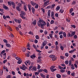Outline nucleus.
Segmentation results:
<instances>
[{
  "label": "nucleus",
  "instance_id": "1",
  "mask_svg": "<svg viewBox=\"0 0 78 78\" xmlns=\"http://www.w3.org/2000/svg\"><path fill=\"white\" fill-rule=\"evenodd\" d=\"M38 25L39 27H41V28H44V26L46 25V23L43 20L40 19L37 22Z\"/></svg>",
  "mask_w": 78,
  "mask_h": 78
},
{
  "label": "nucleus",
  "instance_id": "2",
  "mask_svg": "<svg viewBox=\"0 0 78 78\" xmlns=\"http://www.w3.org/2000/svg\"><path fill=\"white\" fill-rule=\"evenodd\" d=\"M20 69H22L23 70H27V69H28V68L27 67L25 66L24 65H23L22 66L20 67Z\"/></svg>",
  "mask_w": 78,
  "mask_h": 78
},
{
  "label": "nucleus",
  "instance_id": "3",
  "mask_svg": "<svg viewBox=\"0 0 78 78\" xmlns=\"http://www.w3.org/2000/svg\"><path fill=\"white\" fill-rule=\"evenodd\" d=\"M50 58H51L52 61H55L57 59V57L54 55H51L50 56Z\"/></svg>",
  "mask_w": 78,
  "mask_h": 78
},
{
  "label": "nucleus",
  "instance_id": "4",
  "mask_svg": "<svg viewBox=\"0 0 78 78\" xmlns=\"http://www.w3.org/2000/svg\"><path fill=\"white\" fill-rule=\"evenodd\" d=\"M50 3V0H48L47 1L45 2L44 4L43 5V7L44 8L45 6H47V5H48Z\"/></svg>",
  "mask_w": 78,
  "mask_h": 78
},
{
  "label": "nucleus",
  "instance_id": "5",
  "mask_svg": "<svg viewBox=\"0 0 78 78\" xmlns=\"http://www.w3.org/2000/svg\"><path fill=\"white\" fill-rule=\"evenodd\" d=\"M14 20L16 22L18 23H20L22 22V19L20 18L19 19H15Z\"/></svg>",
  "mask_w": 78,
  "mask_h": 78
},
{
  "label": "nucleus",
  "instance_id": "6",
  "mask_svg": "<svg viewBox=\"0 0 78 78\" xmlns=\"http://www.w3.org/2000/svg\"><path fill=\"white\" fill-rule=\"evenodd\" d=\"M26 13L25 12L23 11H21V13L20 14V17H22V16H25Z\"/></svg>",
  "mask_w": 78,
  "mask_h": 78
},
{
  "label": "nucleus",
  "instance_id": "7",
  "mask_svg": "<svg viewBox=\"0 0 78 78\" xmlns=\"http://www.w3.org/2000/svg\"><path fill=\"white\" fill-rule=\"evenodd\" d=\"M54 12L52 11L51 12V17L52 19L53 20H55V18L54 16Z\"/></svg>",
  "mask_w": 78,
  "mask_h": 78
},
{
  "label": "nucleus",
  "instance_id": "8",
  "mask_svg": "<svg viewBox=\"0 0 78 78\" xmlns=\"http://www.w3.org/2000/svg\"><path fill=\"white\" fill-rule=\"evenodd\" d=\"M31 9L32 10V12L33 14H34V12H35V9L34 7H32L31 8Z\"/></svg>",
  "mask_w": 78,
  "mask_h": 78
},
{
  "label": "nucleus",
  "instance_id": "9",
  "mask_svg": "<svg viewBox=\"0 0 78 78\" xmlns=\"http://www.w3.org/2000/svg\"><path fill=\"white\" fill-rule=\"evenodd\" d=\"M37 68L35 66H34L31 69L32 71H36Z\"/></svg>",
  "mask_w": 78,
  "mask_h": 78
},
{
  "label": "nucleus",
  "instance_id": "10",
  "mask_svg": "<svg viewBox=\"0 0 78 78\" xmlns=\"http://www.w3.org/2000/svg\"><path fill=\"white\" fill-rule=\"evenodd\" d=\"M30 3L31 4V5H32V6H35V5H37V4H36V3L34 2H30Z\"/></svg>",
  "mask_w": 78,
  "mask_h": 78
},
{
  "label": "nucleus",
  "instance_id": "11",
  "mask_svg": "<svg viewBox=\"0 0 78 78\" xmlns=\"http://www.w3.org/2000/svg\"><path fill=\"white\" fill-rule=\"evenodd\" d=\"M51 13V11L50 10H49L48 12V17H50V16Z\"/></svg>",
  "mask_w": 78,
  "mask_h": 78
},
{
  "label": "nucleus",
  "instance_id": "12",
  "mask_svg": "<svg viewBox=\"0 0 78 78\" xmlns=\"http://www.w3.org/2000/svg\"><path fill=\"white\" fill-rule=\"evenodd\" d=\"M18 61L17 62V64H20L22 63V60L21 59H20L18 60Z\"/></svg>",
  "mask_w": 78,
  "mask_h": 78
},
{
  "label": "nucleus",
  "instance_id": "13",
  "mask_svg": "<svg viewBox=\"0 0 78 78\" xmlns=\"http://www.w3.org/2000/svg\"><path fill=\"white\" fill-rule=\"evenodd\" d=\"M32 75L33 74L32 73H27V76H30L31 77L32 76Z\"/></svg>",
  "mask_w": 78,
  "mask_h": 78
},
{
  "label": "nucleus",
  "instance_id": "14",
  "mask_svg": "<svg viewBox=\"0 0 78 78\" xmlns=\"http://www.w3.org/2000/svg\"><path fill=\"white\" fill-rule=\"evenodd\" d=\"M11 4L13 8H16V6H15V4H14V3L13 2H11Z\"/></svg>",
  "mask_w": 78,
  "mask_h": 78
},
{
  "label": "nucleus",
  "instance_id": "15",
  "mask_svg": "<svg viewBox=\"0 0 78 78\" xmlns=\"http://www.w3.org/2000/svg\"><path fill=\"white\" fill-rule=\"evenodd\" d=\"M16 9L17 10V11H20V10H21V9H20V8L19 7V6H16Z\"/></svg>",
  "mask_w": 78,
  "mask_h": 78
},
{
  "label": "nucleus",
  "instance_id": "16",
  "mask_svg": "<svg viewBox=\"0 0 78 78\" xmlns=\"http://www.w3.org/2000/svg\"><path fill=\"white\" fill-rule=\"evenodd\" d=\"M58 67L59 69H66V67H65L64 68H63V67L61 66H59Z\"/></svg>",
  "mask_w": 78,
  "mask_h": 78
},
{
  "label": "nucleus",
  "instance_id": "17",
  "mask_svg": "<svg viewBox=\"0 0 78 78\" xmlns=\"http://www.w3.org/2000/svg\"><path fill=\"white\" fill-rule=\"evenodd\" d=\"M6 53H5L3 54V59H6Z\"/></svg>",
  "mask_w": 78,
  "mask_h": 78
},
{
  "label": "nucleus",
  "instance_id": "18",
  "mask_svg": "<svg viewBox=\"0 0 78 78\" xmlns=\"http://www.w3.org/2000/svg\"><path fill=\"white\" fill-rule=\"evenodd\" d=\"M28 7L29 8V11H31V6L30 4H28Z\"/></svg>",
  "mask_w": 78,
  "mask_h": 78
},
{
  "label": "nucleus",
  "instance_id": "19",
  "mask_svg": "<svg viewBox=\"0 0 78 78\" xmlns=\"http://www.w3.org/2000/svg\"><path fill=\"white\" fill-rule=\"evenodd\" d=\"M40 75L41 76V77L43 78H45V75H44V74H43L42 73H41Z\"/></svg>",
  "mask_w": 78,
  "mask_h": 78
},
{
  "label": "nucleus",
  "instance_id": "20",
  "mask_svg": "<svg viewBox=\"0 0 78 78\" xmlns=\"http://www.w3.org/2000/svg\"><path fill=\"white\" fill-rule=\"evenodd\" d=\"M56 76L58 78H60L61 77V75L59 74H57Z\"/></svg>",
  "mask_w": 78,
  "mask_h": 78
},
{
  "label": "nucleus",
  "instance_id": "21",
  "mask_svg": "<svg viewBox=\"0 0 78 78\" xmlns=\"http://www.w3.org/2000/svg\"><path fill=\"white\" fill-rule=\"evenodd\" d=\"M36 57V55H32L30 56V57L32 59H34Z\"/></svg>",
  "mask_w": 78,
  "mask_h": 78
},
{
  "label": "nucleus",
  "instance_id": "22",
  "mask_svg": "<svg viewBox=\"0 0 78 78\" xmlns=\"http://www.w3.org/2000/svg\"><path fill=\"white\" fill-rule=\"evenodd\" d=\"M66 20L68 22H70V19L69 18H66Z\"/></svg>",
  "mask_w": 78,
  "mask_h": 78
},
{
  "label": "nucleus",
  "instance_id": "23",
  "mask_svg": "<svg viewBox=\"0 0 78 78\" xmlns=\"http://www.w3.org/2000/svg\"><path fill=\"white\" fill-rule=\"evenodd\" d=\"M7 28H8V29L9 30H10V31H12V28L11 27H10V26H8Z\"/></svg>",
  "mask_w": 78,
  "mask_h": 78
},
{
  "label": "nucleus",
  "instance_id": "24",
  "mask_svg": "<svg viewBox=\"0 0 78 78\" xmlns=\"http://www.w3.org/2000/svg\"><path fill=\"white\" fill-rule=\"evenodd\" d=\"M75 51H76V49H74L73 50L69 51V52L70 53H73V52H74Z\"/></svg>",
  "mask_w": 78,
  "mask_h": 78
},
{
  "label": "nucleus",
  "instance_id": "25",
  "mask_svg": "<svg viewBox=\"0 0 78 78\" xmlns=\"http://www.w3.org/2000/svg\"><path fill=\"white\" fill-rule=\"evenodd\" d=\"M3 6L4 9H8V7L6 6L5 5H3Z\"/></svg>",
  "mask_w": 78,
  "mask_h": 78
},
{
  "label": "nucleus",
  "instance_id": "26",
  "mask_svg": "<svg viewBox=\"0 0 78 78\" xmlns=\"http://www.w3.org/2000/svg\"><path fill=\"white\" fill-rule=\"evenodd\" d=\"M22 50L23 51V52H25V51H26V48H25V47H23L22 48Z\"/></svg>",
  "mask_w": 78,
  "mask_h": 78
},
{
  "label": "nucleus",
  "instance_id": "27",
  "mask_svg": "<svg viewBox=\"0 0 78 78\" xmlns=\"http://www.w3.org/2000/svg\"><path fill=\"white\" fill-rule=\"evenodd\" d=\"M75 34V31H72L71 32V35H72V36H73Z\"/></svg>",
  "mask_w": 78,
  "mask_h": 78
},
{
  "label": "nucleus",
  "instance_id": "28",
  "mask_svg": "<svg viewBox=\"0 0 78 78\" xmlns=\"http://www.w3.org/2000/svg\"><path fill=\"white\" fill-rule=\"evenodd\" d=\"M63 35L64 37H66V32H63Z\"/></svg>",
  "mask_w": 78,
  "mask_h": 78
},
{
  "label": "nucleus",
  "instance_id": "29",
  "mask_svg": "<svg viewBox=\"0 0 78 78\" xmlns=\"http://www.w3.org/2000/svg\"><path fill=\"white\" fill-rule=\"evenodd\" d=\"M6 45L7 47H11V45L9 44H8V43L6 44Z\"/></svg>",
  "mask_w": 78,
  "mask_h": 78
},
{
  "label": "nucleus",
  "instance_id": "30",
  "mask_svg": "<svg viewBox=\"0 0 78 78\" xmlns=\"http://www.w3.org/2000/svg\"><path fill=\"white\" fill-rule=\"evenodd\" d=\"M24 9L25 10V11H27V6L26 5H24Z\"/></svg>",
  "mask_w": 78,
  "mask_h": 78
},
{
  "label": "nucleus",
  "instance_id": "31",
  "mask_svg": "<svg viewBox=\"0 0 78 78\" xmlns=\"http://www.w3.org/2000/svg\"><path fill=\"white\" fill-rule=\"evenodd\" d=\"M55 67L54 66H52L50 68V69L51 70H53L54 69V68H55Z\"/></svg>",
  "mask_w": 78,
  "mask_h": 78
},
{
  "label": "nucleus",
  "instance_id": "32",
  "mask_svg": "<svg viewBox=\"0 0 78 78\" xmlns=\"http://www.w3.org/2000/svg\"><path fill=\"white\" fill-rule=\"evenodd\" d=\"M64 11L63 9H61L59 10V12L60 13H63V12H64Z\"/></svg>",
  "mask_w": 78,
  "mask_h": 78
},
{
  "label": "nucleus",
  "instance_id": "33",
  "mask_svg": "<svg viewBox=\"0 0 78 78\" xmlns=\"http://www.w3.org/2000/svg\"><path fill=\"white\" fill-rule=\"evenodd\" d=\"M33 24H34V25H36V20L34 21V22L33 23Z\"/></svg>",
  "mask_w": 78,
  "mask_h": 78
},
{
  "label": "nucleus",
  "instance_id": "34",
  "mask_svg": "<svg viewBox=\"0 0 78 78\" xmlns=\"http://www.w3.org/2000/svg\"><path fill=\"white\" fill-rule=\"evenodd\" d=\"M59 9H60V7L59 6H57L56 7V11H58V10H59Z\"/></svg>",
  "mask_w": 78,
  "mask_h": 78
},
{
  "label": "nucleus",
  "instance_id": "35",
  "mask_svg": "<svg viewBox=\"0 0 78 78\" xmlns=\"http://www.w3.org/2000/svg\"><path fill=\"white\" fill-rule=\"evenodd\" d=\"M47 44V42L46 43V42H43V45L44 46H45V45H46Z\"/></svg>",
  "mask_w": 78,
  "mask_h": 78
},
{
  "label": "nucleus",
  "instance_id": "36",
  "mask_svg": "<svg viewBox=\"0 0 78 78\" xmlns=\"http://www.w3.org/2000/svg\"><path fill=\"white\" fill-rule=\"evenodd\" d=\"M36 38L37 39H39V36L38 35H37L35 36Z\"/></svg>",
  "mask_w": 78,
  "mask_h": 78
},
{
  "label": "nucleus",
  "instance_id": "37",
  "mask_svg": "<svg viewBox=\"0 0 78 78\" xmlns=\"http://www.w3.org/2000/svg\"><path fill=\"white\" fill-rule=\"evenodd\" d=\"M26 62L27 64H28L29 65H30V64H31V62L30 61H26Z\"/></svg>",
  "mask_w": 78,
  "mask_h": 78
},
{
  "label": "nucleus",
  "instance_id": "38",
  "mask_svg": "<svg viewBox=\"0 0 78 78\" xmlns=\"http://www.w3.org/2000/svg\"><path fill=\"white\" fill-rule=\"evenodd\" d=\"M65 71V70L63 69H61V70H60V72L62 73H64V72Z\"/></svg>",
  "mask_w": 78,
  "mask_h": 78
},
{
  "label": "nucleus",
  "instance_id": "39",
  "mask_svg": "<svg viewBox=\"0 0 78 78\" xmlns=\"http://www.w3.org/2000/svg\"><path fill=\"white\" fill-rule=\"evenodd\" d=\"M18 6H19V7H21L22 6V3H19L18 4Z\"/></svg>",
  "mask_w": 78,
  "mask_h": 78
},
{
  "label": "nucleus",
  "instance_id": "40",
  "mask_svg": "<svg viewBox=\"0 0 78 78\" xmlns=\"http://www.w3.org/2000/svg\"><path fill=\"white\" fill-rule=\"evenodd\" d=\"M73 9L71 8L70 9V10H69V13H72V12L73 11Z\"/></svg>",
  "mask_w": 78,
  "mask_h": 78
},
{
  "label": "nucleus",
  "instance_id": "41",
  "mask_svg": "<svg viewBox=\"0 0 78 78\" xmlns=\"http://www.w3.org/2000/svg\"><path fill=\"white\" fill-rule=\"evenodd\" d=\"M60 49H61V50H64V47L62 46L61 45L60 47Z\"/></svg>",
  "mask_w": 78,
  "mask_h": 78
},
{
  "label": "nucleus",
  "instance_id": "42",
  "mask_svg": "<svg viewBox=\"0 0 78 78\" xmlns=\"http://www.w3.org/2000/svg\"><path fill=\"white\" fill-rule=\"evenodd\" d=\"M3 41L5 42V43H8V41L5 39H4Z\"/></svg>",
  "mask_w": 78,
  "mask_h": 78
},
{
  "label": "nucleus",
  "instance_id": "43",
  "mask_svg": "<svg viewBox=\"0 0 78 78\" xmlns=\"http://www.w3.org/2000/svg\"><path fill=\"white\" fill-rule=\"evenodd\" d=\"M71 69L72 70H74L75 69V67L71 65Z\"/></svg>",
  "mask_w": 78,
  "mask_h": 78
},
{
  "label": "nucleus",
  "instance_id": "44",
  "mask_svg": "<svg viewBox=\"0 0 78 78\" xmlns=\"http://www.w3.org/2000/svg\"><path fill=\"white\" fill-rule=\"evenodd\" d=\"M68 34L69 36V37H72V34L70 33V32L68 33Z\"/></svg>",
  "mask_w": 78,
  "mask_h": 78
},
{
  "label": "nucleus",
  "instance_id": "45",
  "mask_svg": "<svg viewBox=\"0 0 78 78\" xmlns=\"http://www.w3.org/2000/svg\"><path fill=\"white\" fill-rule=\"evenodd\" d=\"M43 72H45V73H47L48 72V71H47V70L45 69L43 70Z\"/></svg>",
  "mask_w": 78,
  "mask_h": 78
},
{
  "label": "nucleus",
  "instance_id": "46",
  "mask_svg": "<svg viewBox=\"0 0 78 78\" xmlns=\"http://www.w3.org/2000/svg\"><path fill=\"white\" fill-rule=\"evenodd\" d=\"M44 71V70L42 69H40L38 70V72L39 73L42 72H43Z\"/></svg>",
  "mask_w": 78,
  "mask_h": 78
},
{
  "label": "nucleus",
  "instance_id": "47",
  "mask_svg": "<svg viewBox=\"0 0 78 78\" xmlns=\"http://www.w3.org/2000/svg\"><path fill=\"white\" fill-rule=\"evenodd\" d=\"M65 64L67 65L68 64H69V61H66L65 62Z\"/></svg>",
  "mask_w": 78,
  "mask_h": 78
},
{
  "label": "nucleus",
  "instance_id": "48",
  "mask_svg": "<svg viewBox=\"0 0 78 78\" xmlns=\"http://www.w3.org/2000/svg\"><path fill=\"white\" fill-rule=\"evenodd\" d=\"M38 5L37 4L35 6V8L36 9H37L38 8Z\"/></svg>",
  "mask_w": 78,
  "mask_h": 78
},
{
  "label": "nucleus",
  "instance_id": "49",
  "mask_svg": "<svg viewBox=\"0 0 78 78\" xmlns=\"http://www.w3.org/2000/svg\"><path fill=\"white\" fill-rule=\"evenodd\" d=\"M65 55L66 57H68L69 56V53H65Z\"/></svg>",
  "mask_w": 78,
  "mask_h": 78
},
{
  "label": "nucleus",
  "instance_id": "50",
  "mask_svg": "<svg viewBox=\"0 0 78 78\" xmlns=\"http://www.w3.org/2000/svg\"><path fill=\"white\" fill-rule=\"evenodd\" d=\"M72 76H75V73H73L71 74Z\"/></svg>",
  "mask_w": 78,
  "mask_h": 78
},
{
  "label": "nucleus",
  "instance_id": "51",
  "mask_svg": "<svg viewBox=\"0 0 78 78\" xmlns=\"http://www.w3.org/2000/svg\"><path fill=\"white\" fill-rule=\"evenodd\" d=\"M71 64H72V61L70 60L69 62V66H71Z\"/></svg>",
  "mask_w": 78,
  "mask_h": 78
},
{
  "label": "nucleus",
  "instance_id": "52",
  "mask_svg": "<svg viewBox=\"0 0 78 78\" xmlns=\"http://www.w3.org/2000/svg\"><path fill=\"white\" fill-rule=\"evenodd\" d=\"M34 42L35 43V44H37V42H38V41H37V40L35 39L34 40Z\"/></svg>",
  "mask_w": 78,
  "mask_h": 78
},
{
  "label": "nucleus",
  "instance_id": "53",
  "mask_svg": "<svg viewBox=\"0 0 78 78\" xmlns=\"http://www.w3.org/2000/svg\"><path fill=\"white\" fill-rule=\"evenodd\" d=\"M39 73L38 72H36L35 73V75H36V76L37 75H39Z\"/></svg>",
  "mask_w": 78,
  "mask_h": 78
},
{
  "label": "nucleus",
  "instance_id": "54",
  "mask_svg": "<svg viewBox=\"0 0 78 78\" xmlns=\"http://www.w3.org/2000/svg\"><path fill=\"white\" fill-rule=\"evenodd\" d=\"M40 68H41V67L40 66V65H38L37 66V69L39 70V69H40Z\"/></svg>",
  "mask_w": 78,
  "mask_h": 78
},
{
  "label": "nucleus",
  "instance_id": "55",
  "mask_svg": "<svg viewBox=\"0 0 78 78\" xmlns=\"http://www.w3.org/2000/svg\"><path fill=\"white\" fill-rule=\"evenodd\" d=\"M49 36L51 37V38H52L53 37V34H49Z\"/></svg>",
  "mask_w": 78,
  "mask_h": 78
},
{
  "label": "nucleus",
  "instance_id": "56",
  "mask_svg": "<svg viewBox=\"0 0 78 78\" xmlns=\"http://www.w3.org/2000/svg\"><path fill=\"white\" fill-rule=\"evenodd\" d=\"M55 45L56 46L58 45V42L56 41L55 43Z\"/></svg>",
  "mask_w": 78,
  "mask_h": 78
},
{
  "label": "nucleus",
  "instance_id": "57",
  "mask_svg": "<svg viewBox=\"0 0 78 78\" xmlns=\"http://www.w3.org/2000/svg\"><path fill=\"white\" fill-rule=\"evenodd\" d=\"M63 33V32H62V31L60 32L59 33V35H61V34H62Z\"/></svg>",
  "mask_w": 78,
  "mask_h": 78
},
{
  "label": "nucleus",
  "instance_id": "58",
  "mask_svg": "<svg viewBox=\"0 0 78 78\" xmlns=\"http://www.w3.org/2000/svg\"><path fill=\"white\" fill-rule=\"evenodd\" d=\"M51 8V6L50 5H48L46 7V9H49Z\"/></svg>",
  "mask_w": 78,
  "mask_h": 78
},
{
  "label": "nucleus",
  "instance_id": "59",
  "mask_svg": "<svg viewBox=\"0 0 78 78\" xmlns=\"http://www.w3.org/2000/svg\"><path fill=\"white\" fill-rule=\"evenodd\" d=\"M50 23H51V24H53L54 23V21L53 20H51V21Z\"/></svg>",
  "mask_w": 78,
  "mask_h": 78
},
{
  "label": "nucleus",
  "instance_id": "60",
  "mask_svg": "<svg viewBox=\"0 0 78 78\" xmlns=\"http://www.w3.org/2000/svg\"><path fill=\"white\" fill-rule=\"evenodd\" d=\"M7 62V60H5L4 61H3V64H5V62Z\"/></svg>",
  "mask_w": 78,
  "mask_h": 78
},
{
  "label": "nucleus",
  "instance_id": "61",
  "mask_svg": "<svg viewBox=\"0 0 78 78\" xmlns=\"http://www.w3.org/2000/svg\"><path fill=\"white\" fill-rule=\"evenodd\" d=\"M55 6V4H53L52 5L51 8H53Z\"/></svg>",
  "mask_w": 78,
  "mask_h": 78
},
{
  "label": "nucleus",
  "instance_id": "62",
  "mask_svg": "<svg viewBox=\"0 0 78 78\" xmlns=\"http://www.w3.org/2000/svg\"><path fill=\"white\" fill-rule=\"evenodd\" d=\"M71 73V72H70V71H69L67 72V74L68 75H70V73Z\"/></svg>",
  "mask_w": 78,
  "mask_h": 78
},
{
  "label": "nucleus",
  "instance_id": "63",
  "mask_svg": "<svg viewBox=\"0 0 78 78\" xmlns=\"http://www.w3.org/2000/svg\"><path fill=\"white\" fill-rule=\"evenodd\" d=\"M45 34H48V32L47 30H45L44 32Z\"/></svg>",
  "mask_w": 78,
  "mask_h": 78
},
{
  "label": "nucleus",
  "instance_id": "64",
  "mask_svg": "<svg viewBox=\"0 0 78 78\" xmlns=\"http://www.w3.org/2000/svg\"><path fill=\"white\" fill-rule=\"evenodd\" d=\"M6 78H11V76H10V75H9L7 76Z\"/></svg>",
  "mask_w": 78,
  "mask_h": 78
}]
</instances>
